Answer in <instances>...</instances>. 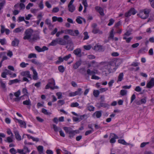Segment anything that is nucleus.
<instances>
[{
	"mask_svg": "<svg viewBox=\"0 0 154 154\" xmlns=\"http://www.w3.org/2000/svg\"><path fill=\"white\" fill-rule=\"evenodd\" d=\"M109 137L111 138L110 140V142L111 143H114L116 142V139H118V137L116 134L113 133L110 134Z\"/></svg>",
	"mask_w": 154,
	"mask_h": 154,
	"instance_id": "obj_6",
	"label": "nucleus"
},
{
	"mask_svg": "<svg viewBox=\"0 0 154 154\" xmlns=\"http://www.w3.org/2000/svg\"><path fill=\"white\" fill-rule=\"evenodd\" d=\"M68 134H69V137L71 139L75 135V134H74L72 130Z\"/></svg>",
	"mask_w": 154,
	"mask_h": 154,
	"instance_id": "obj_43",
	"label": "nucleus"
},
{
	"mask_svg": "<svg viewBox=\"0 0 154 154\" xmlns=\"http://www.w3.org/2000/svg\"><path fill=\"white\" fill-rule=\"evenodd\" d=\"M23 103L24 105H31V103L29 99L28 100H26L23 102Z\"/></svg>",
	"mask_w": 154,
	"mask_h": 154,
	"instance_id": "obj_32",
	"label": "nucleus"
},
{
	"mask_svg": "<svg viewBox=\"0 0 154 154\" xmlns=\"http://www.w3.org/2000/svg\"><path fill=\"white\" fill-rule=\"evenodd\" d=\"M17 152L20 154H26V153L29 152L30 151L28 148L26 146H24L22 149H18Z\"/></svg>",
	"mask_w": 154,
	"mask_h": 154,
	"instance_id": "obj_3",
	"label": "nucleus"
},
{
	"mask_svg": "<svg viewBox=\"0 0 154 154\" xmlns=\"http://www.w3.org/2000/svg\"><path fill=\"white\" fill-rule=\"evenodd\" d=\"M115 22L114 20L112 18L110 19L109 20V22L108 24V26H110L112 25Z\"/></svg>",
	"mask_w": 154,
	"mask_h": 154,
	"instance_id": "obj_53",
	"label": "nucleus"
},
{
	"mask_svg": "<svg viewBox=\"0 0 154 154\" xmlns=\"http://www.w3.org/2000/svg\"><path fill=\"white\" fill-rule=\"evenodd\" d=\"M114 30L112 29L110 33V35L109 37V38L113 39L114 38V34L113 33Z\"/></svg>",
	"mask_w": 154,
	"mask_h": 154,
	"instance_id": "obj_52",
	"label": "nucleus"
},
{
	"mask_svg": "<svg viewBox=\"0 0 154 154\" xmlns=\"http://www.w3.org/2000/svg\"><path fill=\"white\" fill-rule=\"evenodd\" d=\"M95 9L102 16H104V14L103 12V9L102 8L97 6L95 7Z\"/></svg>",
	"mask_w": 154,
	"mask_h": 154,
	"instance_id": "obj_11",
	"label": "nucleus"
},
{
	"mask_svg": "<svg viewBox=\"0 0 154 154\" xmlns=\"http://www.w3.org/2000/svg\"><path fill=\"white\" fill-rule=\"evenodd\" d=\"M58 69L60 72L63 73L64 71L65 68L63 66L61 65L58 67Z\"/></svg>",
	"mask_w": 154,
	"mask_h": 154,
	"instance_id": "obj_30",
	"label": "nucleus"
},
{
	"mask_svg": "<svg viewBox=\"0 0 154 154\" xmlns=\"http://www.w3.org/2000/svg\"><path fill=\"white\" fill-rule=\"evenodd\" d=\"M82 4L84 5V7H88V5L87 2V0H82Z\"/></svg>",
	"mask_w": 154,
	"mask_h": 154,
	"instance_id": "obj_59",
	"label": "nucleus"
},
{
	"mask_svg": "<svg viewBox=\"0 0 154 154\" xmlns=\"http://www.w3.org/2000/svg\"><path fill=\"white\" fill-rule=\"evenodd\" d=\"M5 0H3L0 3V11L3 8L5 4Z\"/></svg>",
	"mask_w": 154,
	"mask_h": 154,
	"instance_id": "obj_45",
	"label": "nucleus"
},
{
	"mask_svg": "<svg viewBox=\"0 0 154 154\" xmlns=\"http://www.w3.org/2000/svg\"><path fill=\"white\" fill-rule=\"evenodd\" d=\"M154 86V78H152L147 84L146 87L148 88H151Z\"/></svg>",
	"mask_w": 154,
	"mask_h": 154,
	"instance_id": "obj_7",
	"label": "nucleus"
},
{
	"mask_svg": "<svg viewBox=\"0 0 154 154\" xmlns=\"http://www.w3.org/2000/svg\"><path fill=\"white\" fill-rule=\"evenodd\" d=\"M57 44V41L56 38L55 40H54L52 41L49 44L51 46H55Z\"/></svg>",
	"mask_w": 154,
	"mask_h": 154,
	"instance_id": "obj_40",
	"label": "nucleus"
},
{
	"mask_svg": "<svg viewBox=\"0 0 154 154\" xmlns=\"http://www.w3.org/2000/svg\"><path fill=\"white\" fill-rule=\"evenodd\" d=\"M84 35L85 36L83 38V40L87 39L89 38V36L88 35V33L87 32H85L84 33Z\"/></svg>",
	"mask_w": 154,
	"mask_h": 154,
	"instance_id": "obj_50",
	"label": "nucleus"
},
{
	"mask_svg": "<svg viewBox=\"0 0 154 154\" xmlns=\"http://www.w3.org/2000/svg\"><path fill=\"white\" fill-rule=\"evenodd\" d=\"M63 129L65 131V132L67 134H69V132L72 130L69 127H64L63 128Z\"/></svg>",
	"mask_w": 154,
	"mask_h": 154,
	"instance_id": "obj_29",
	"label": "nucleus"
},
{
	"mask_svg": "<svg viewBox=\"0 0 154 154\" xmlns=\"http://www.w3.org/2000/svg\"><path fill=\"white\" fill-rule=\"evenodd\" d=\"M75 92L76 95H78L79 96L81 95L83 92L82 91V89L81 88H78L77 90L75 91Z\"/></svg>",
	"mask_w": 154,
	"mask_h": 154,
	"instance_id": "obj_25",
	"label": "nucleus"
},
{
	"mask_svg": "<svg viewBox=\"0 0 154 154\" xmlns=\"http://www.w3.org/2000/svg\"><path fill=\"white\" fill-rule=\"evenodd\" d=\"M151 10L149 9H145L143 11H141L143 12L144 15L146 16L145 18H148L149 16V14Z\"/></svg>",
	"mask_w": 154,
	"mask_h": 154,
	"instance_id": "obj_16",
	"label": "nucleus"
},
{
	"mask_svg": "<svg viewBox=\"0 0 154 154\" xmlns=\"http://www.w3.org/2000/svg\"><path fill=\"white\" fill-rule=\"evenodd\" d=\"M35 49L36 50L39 52H42V48L38 46H35Z\"/></svg>",
	"mask_w": 154,
	"mask_h": 154,
	"instance_id": "obj_62",
	"label": "nucleus"
},
{
	"mask_svg": "<svg viewBox=\"0 0 154 154\" xmlns=\"http://www.w3.org/2000/svg\"><path fill=\"white\" fill-rule=\"evenodd\" d=\"M109 65L110 67H112V68H114L116 67V63L114 62H110L109 63Z\"/></svg>",
	"mask_w": 154,
	"mask_h": 154,
	"instance_id": "obj_37",
	"label": "nucleus"
},
{
	"mask_svg": "<svg viewBox=\"0 0 154 154\" xmlns=\"http://www.w3.org/2000/svg\"><path fill=\"white\" fill-rule=\"evenodd\" d=\"M92 32L94 34L99 33L100 34H102L103 33V32L100 31L99 29L98 28L93 29Z\"/></svg>",
	"mask_w": 154,
	"mask_h": 154,
	"instance_id": "obj_19",
	"label": "nucleus"
},
{
	"mask_svg": "<svg viewBox=\"0 0 154 154\" xmlns=\"http://www.w3.org/2000/svg\"><path fill=\"white\" fill-rule=\"evenodd\" d=\"M67 33L72 36H77L79 34V31L78 30H75L74 31L72 29H68Z\"/></svg>",
	"mask_w": 154,
	"mask_h": 154,
	"instance_id": "obj_5",
	"label": "nucleus"
},
{
	"mask_svg": "<svg viewBox=\"0 0 154 154\" xmlns=\"http://www.w3.org/2000/svg\"><path fill=\"white\" fill-rule=\"evenodd\" d=\"M30 61L32 62V63L36 65H40V63L38 62L37 60L35 59H33L30 60Z\"/></svg>",
	"mask_w": 154,
	"mask_h": 154,
	"instance_id": "obj_33",
	"label": "nucleus"
},
{
	"mask_svg": "<svg viewBox=\"0 0 154 154\" xmlns=\"http://www.w3.org/2000/svg\"><path fill=\"white\" fill-rule=\"evenodd\" d=\"M10 152L12 154H16V152L14 148H12L10 150Z\"/></svg>",
	"mask_w": 154,
	"mask_h": 154,
	"instance_id": "obj_63",
	"label": "nucleus"
},
{
	"mask_svg": "<svg viewBox=\"0 0 154 154\" xmlns=\"http://www.w3.org/2000/svg\"><path fill=\"white\" fill-rule=\"evenodd\" d=\"M137 15L139 17H140L141 18L143 19H146L147 18H145L146 16L144 15V14L142 12H140L139 14H137Z\"/></svg>",
	"mask_w": 154,
	"mask_h": 154,
	"instance_id": "obj_23",
	"label": "nucleus"
},
{
	"mask_svg": "<svg viewBox=\"0 0 154 154\" xmlns=\"http://www.w3.org/2000/svg\"><path fill=\"white\" fill-rule=\"evenodd\" d=\"M48 84L50 85H55V83L54 79L52 78L49 80L48 81Z\"/></svg>",
	"mask_w": 154,
	"mask_h": 154,
	"instance_id": "obj_28",
	"label": "nucleus"
},
{
	"mask_svg": "<svg viewBox=\"0 0 154 154\" xmlns=\"http://www.w3.org/2000/svg\"><path fill=\"white\" fill-rule=\"evenodd\" d=\"M93 49L96 51H103L104 50V49L103 46L100 45H96L94 47Z\"/></svg>",
	"mask_w": 154,
	"mask_h": 154,
	"instance_id": "obj_8",
	"label": "nucleus"
},
{
	"mask_svg": "<svg viewBox=\"0 0 154 154\" xmlns=\"http://www.w3.org/2000/svg\"><path fill=\"white\" fill-rule=\"evenodd\" d=\"M4 141L6 142L10 143L13 141V140L12 139V138L8 137L6 139H5Z\"/></svg>",
	"mask_w": 154,
	"mask_h": 154,
	"instance_id": "obj_39",
	"label": "nucleus"
},
{
	"mask_svg": "<svg viewBox=\"0 0 154 154\" xmlns=\"http://www.w3.org/2000/svg\"><path fill=\"white\" fill-rule=\"evenodd\" d=\"M6 40L5 38L3 39H0V43L2 45H4L5 44Z\"/></svg>",
	"mask_w": 154,
	"mask_h": 154,
	"instance_id": "obj_58",
	"label": "nucleus"
},
{
	"mask_svg": "<svg viewBox=\"0 0 154 154\" xmlns=\"http://www.w3.org/2000/svg\"><path fill=\"white\" fill-rule=\"evenodd\" d=\"M79 104L77 102L72 103L71 105V106L72 107H76L79 106Z\"/></svg>",
	"mask_w": 154,
	"mask_h": 154,
	"instance_id": "obj_64",
	"label": "nucleus"
},
{
	"mask_svg": "<svg viewBox=\"0 0 154 154\" xmlns=\"http://www.w3.org/2000/svg\"><path fill=\"white\" fill-rule=\"evenodd\" d=\"M132 38H133L131 37H130L128 38H127L125 37H124L123 38V39L124 40H126V42L128 43L130 42L131 40L132 39Z\"/></svg>",
	"mask_w": 154,
	"mask_h": 154,
	"instance_id": "obj_46",
	"label": "nucleus"
},
{
	"mask_svg": "<svg viewBox=\"0 0 154 154\" xmlns=\"http://www.w3.org/2000/svg\"><path fill=\"white\" fill-rule=\"evenodd\" d=\"M116 69L117 68H116V67L112 68V67H110V68L108 69V72L109 73L112 72H115Z\"/></svg>",
	"mask_w": 154,
	"mask_h": 154,
	"instance_id": "obj_44",
	"label": "nucleus"
},
{
	"mask_svg": "<svg viewBox=\"0 0 154 154\" xmlns=\"http://www.w3.org/2000/svg\"><path fill=\"white\" fill-rule=\"evenodd\" d=\"M63 60H64L63 58H62L61 57H60L58 58V60L56 62V64H59L61 62H63Z\"/></svg>",
	"mask_w": 154,
	"mask_h": 154,
	"instance_id": "obj_42",
	"label": "nucleus"
},
{
	"mask_svg": "<svg viewBox=\"0 0 154 154\" xmlns=\"http://www.w3.org/2000/svg\"><path fill=\"white\" fill-rule=\"evenodd\" d=\"M30 69L32 70L33 72V75L32 76V78L34 80H36L38 79V73L34 69V67L32 66L31 67Z\"/></svg>",
	"mask_w": 154,
	"mask_h": 154,
	"instance_id": "obj_10",
	"label": "nucleus"
},
{
	"mask_svg": "<svg viewBox=\"0 0 154 154\" xmlns=\"http://www.w3.org/2000/svg\"><path fill=\"white\" fill-rule=\"evenodd\" d=\"M82 17L80 16H78L76 20V21L79 24H81L82 23V21L81 19H82Z\"/></svg>",
	"mask_w": 154,
	"mask_h": 154,
	"instance_id": "obj_36",
	"label": "nucleus"
},
{
	"mask_svg": "<svg viewBox=\"0 0 154 154\" xmlns=\"http://www.w3.org/2000/svg\"><path fill=\"white\" fill-rule=\"evenodd\" d=\"M87 72L88 75H94L96 73L93 71H91L90 69H88L87 71Z\"/></svg>",
	"mask_w": 154,
	"mask_h": 154,
	"instance_id": "obj_34",
	"label": "nucleus"
},
{
	"mask_svg": "<svg viewBox=\"0 0 154 154\" xmlns=\"http://www.w3.org/2000/svg\"><path fill=\"white\" fill-rule=\"evenodd\" d=\"M0 83H1V85L2 88L3 89L5 88H6L5 84L3 82L2 79L0 80Z\"/></svg>",
	"mask_w": 154,
	"mask_h": 154,
	"instance_id": "obj_54",
	"label": "nucleus"
},
{
	"mask_svg": "<svg viewBox=\"0 0 154 154\" xmlns=\"http://www.w3.org/2000/svg\"><path fill=\"white\" fill-rule=\"evenodd\" d=\"M19 43V41L17 38H15L14 41L11 43V45L13 46H18Z\"/></svg>",
	"mask_w": 154,
	"mask_h": 154,
	"instance_id": "obj_17",
	"label": "nucleus"
},
{
	"mask_svg": "<svg viewBox=\"0 0 154 154\" xmlns=\"http://www.w3.org/2000/svg\"><path fill=\"white\" fill-rule=\"evenodd\" d=\"M147 51V50L145 48H143L140 50L138 52V53H144Z\"/></svg>",
	"mask_w": 154,
	"mask_h": 154,
	"instance_id": "obj_38",
	"label": "nucleus"
},
{
	"mask_svg": "<svg viewBox=\"0 0 154 154\" xmlns=\"http://www.w3.org/2000/svg\"><path fill=\"white\" fill-rule=\"evenodd\" d=\"M39 39V36L37 35H35L33 36L32 38V39L33 41H35V40H37L38 39Z\"/></svg>",
	"mask_w": 154,
	"mask_h": 154,
	"instance_id": "obj_61",
	"label": "nucleus"
},
{
	"mask_svg": "<svg viewBox=\"0 0 154 154\" xmlns=\"http://www.w3.org/2000/svg\"><path fill=\"white\" fill-rule=\"evenodd\" d=\"M94 107L92 106H89L87 107V109L90 111H94Z\"/></svg>",
	"mask_w": 154,
	"mask_h": 154,
	"instance_id": "obj_51",
	"label": "nucleus"
},
{
	"mask_svg": "<svg viewBox=\"0 0 154 154\" xmlns=\"http://www.w3.org/2000/svg\"><path fill=\"white\" fill-rule=\"evenodd\" d=\"M82 64V61L81 60L78 61L73 65V68L74 69H77Z\"/></svg>",
	"mask_w": 154,
	"mask_h": 154,
	"instance_id": "obj_15",
	"label": "nucleus"
},
{
	"mask_svg": "<svg viewBox=\"0 0 154 154\" xmlns=\"http://www.w3.org/2000/svg\"><path fill=\"white\" fill-rule=\"evenodd\" d=\"M37 149L40 153H43V147L41 145L38 146L37 147Z\"/></svg>",
	"mask_w": 154,
	"mask_h": 154,
	"instance_id": "obj_26",
	"label": "nucleus"
},
{
	"mask_svg": "<svg viewBox=\"0 0 154 154\" xmlns=\"http://www.w3.org/2000/svg\"><path fill=\"white\" fill-rule=\"evenodd\" d=\"M21 75L23 76H26L27 78L32 79L31 75L30 74V72L29 71L22 72L20 74Z\"/></svg>",
	"mask_w": 154,
	"mask_h": 154,
	"instance_id": "obj_9",
	"label": "nucleus"
},
{
	"mask_svg": "<svg viewBox=\"0 0 154 154\" xmlns=\"http://www.w3.org/2000/svg\"><path fill=\"white\" fill-rule=\"evenodd\" d=\"M36 55L35 54L33 53L30 54L28 56V58H31L32 57L36 58Z\"/></svg>",
	"mask_w": 154,
	"mask_h": 154,
	"instance_id": "obj_48",
	"label": "nucleus"
},
{
	"mask_svg": "<svg viewBox=\"0 0 154 154\" xmlns=\"http://www.w3.org/2000/svg\"><path fill=\"white\" fill-rule=\"evenodd\" d=\"M5 135L2 133H0V143H2V137L5 138Z\"/></svg>",
	"mask_w": 154,
	"mask_h": 154,
	"instance_id": "obj_47",
	"label": "nucleus"
},
{
	"mask_svg": "<svg viewBox=\"0 0 154 154\" xmlns=\"http://www.w3.org/2000/svg\"><path fill=\"white\" fill-rule=\"evenodd\" d=\"M71 54H69L68 55L64 57H63V60L65 61H67L71 57Z\"/></svg>",
	"mask_w": 154,
	"mask_h": 154,
	"instance_id": "obj_57",
	"label": "nucleus"
},
{
	"mask_svg": "<svg viewBox=\"0 0 154 154\" xmlns=\"http://www.w3.org/2000/svg\"><path fill=\"white\" fill-rule=\"evenodd\" d=\"M53 126L54 130L55 132H57L58 131H59L61 129L60 128H58L54 124L53 125Z\"/></svg>",
	"mask_w": 154,
	"mask_h": 154,
	"instance_id": "obj_49",
	"label": "nucleus"
},
{
	"mask_svg": "<svg viewBox=\"0 0 154 154\" xmlns=\"http://www.w3.org/2000/svg\"><path fill=\"white\" fill-rule=\"evenodd\" d=\"M102 111L101 110L96 111L93 114L92 116L94 117L95 115L97 118H99L102 116Z\"/></svg>",
	"mask_w": 154,
	"mask_h": 154,
	"instance_id": "obj_14",
	"label": "nucleus"
},
{
	"mask_svg": "<svg viewBox=\"0 0 154 154\" xmlns=\"http://www.w3.org/2000/svg\"><path fill=\"white\" fill-rule=\"evenodd\" d=\"M100 91L99 90H94L93 92V95L95 97H97L100 94Z\"/></svg>",
	"mask_w": 154,
	"mask_h": 154,
	"instance_id": "obj_27",
	"label": "nucleus"
},
{
	"mask_svg": "<svg viewBox=\"0 0 154 154\" xmlns=\"http://www.w3.org/2000/svg\"><path fill=\"white\" fill-rule=\"evenodd\" d=\"M83 48L86 50H89L91 48V46L90 45H84L83 47Z\"/></svg>",
	"mask_w": 154,
	"mask_h": 154,
	"instance_id": "obj_60",
	"label": "nucleus"
},
{
	"mask_svg": "<svg viewBox=\"0 0 154 154\" xmlns=\"http://www.w3.org/2000/svg\"><path fill=\"white\" fill-rule=\"evenodd\" d=\"M68 7L69 11L71 13L73 12L75 10V7L73 5H68Z\"/></svg>",
	"mask_w": 154,
	"mask_h": 154,
	"instance_id": "obj_18",
	"label": "nucleus"
},
{
	"mask_svg": "<svg viewBox=\"0 0 154 154\" xmlns=\"http://www.w3.org/2000/svg\"><path fill=\"white\" fill-rule=\"evenodd\" d=\"M124 74L123 72L120 73L118 76V79L117 82H118L121 81L123 79Z\"/></svg>",
	"mask_w": 154,
	"mask_h": 154,
	"instance_id": "obj_21",
	"label": "nucleus"
},
{
	"mask_svg": "<svg viewBox=\"0 0 154 154\" xmlns=\"http://www.w3.org/2000/svg\"><path fill=\"white\" fill-rule=\"evenodd\" d=\"M137 12V11L133 8H130L128 12H126L125 14V16L127 17H128L131 15H134Z\"/></svg>",
	"mask_w": 154,
	"mask_h": 154,
	"instance_id": "obj_2",
	"label": "nucleus"
},
{
	"mask_svg": "<svg viewBox=\"0 0 154 154\" xmlns=\"http://www.w3.org/2000/svg\"><path fill=\"white\" fill-rule=\"evenodd\" d=\"M20 81V80H19L17 79H16L13 80H11L8 83V84L10 85H11L14 83L19 82Z\"/></svg>",
	"mask_w": 154,
	"mask_h": 154,
	"instance_id": "obj_20",
	"label": "nucleus"
},
{
	"mask_svg": "<svg viewBox=\"0 0 154 154\" xmlns=\"http://www.w3.org/2000/svg\"><path fill=\"white\" fill-rule=\"evenodd\" d=\"M45 24L48 25V26L50 27L51 26L53 27V26L52 25L51 23V20L48 19H46L45 20Z\"/></svg>",
	"mask_w": 154,
	"mask_h": 154,
	"instance_id": "obj_31",
	"label": "nucleus"
},
{
	"mask_svg": "<svg viewBox=\"0 0 154 154\" xmlns=\"http://www.w3.org/2000/svg\"><path fill=\"white\" fill-rule=\"evenodd\" d=\"M22 93L24 94L23 96H27V94H28L27 89L25 88H23Z\"/></svg>",
	"mask_w": 154,
	"mask_h": 154,
	"instance_id": "obj_56",
	"label": "nucleus"
},
{
	"mask_svg": "<svg viewBox=\"0 0 154 154\" xmlns=\"http://www.w3.org/2000/svg\"><path fill=\"white\" fill-rule=\"evenodd\" d=\"M17 120L20 125L24 126L25 128H26V124L25 121L18 119H17Z\"/></svg>",
	"mask_w": 154,
	"mask_h": 154,
	"instance_id": "obj_22",
	"label": "nucleus"
},
{
	"mask_svg": "<svg viewBox=\"0 0 154 154\" xmlns=\"http://www.w3.org/2000/svg\"><path fill=\"white\" fill-rule=\"evenodd\" d=\"M119 143L122 144H129V143H127L123 139H120L118 140Z\"/></svg>",
	"mask_w": 154,
	"mask_h": 154,
	"instance_id": "obj_41",
	"label": "nucleus"
},
{
	"mask_svg": "<svg viewBox=\"0 0 154 154\" xmlns=\"http://www.w3.org/2000/svg\"><path fill=\"white\" fill-rule=\"evenodd\" d=\"M32 32L29 30L26 29L25 32V35L24 36L23 38L25 39H29L30 38Z\"/></svg>",
	"mask_w": 154,
	"mask_h": 154,
	"instance_id": "obj_4",
	"label": "nucleus"
},
{
	"mask_svg": "<svg viewBox=\"0 0 154 154\" xmlns=\"http://www.w3.org/2000/svg\"><path fill=\"white\" fill-rule=\"evenodd\" d=\"M63 39L62 38H56L57 44L61 45L69 44L70 46L73 45L71 39L69 38V35H65L63 36Z\"/></svg>",
	"mask_w": 154,
	"mask_h": 154,
	"instance_id": "obj_1",
	"label": "nucleus"
},
{
	"mask_svg": "<svg viewBox=\"0 0 154 154\" xmlns=\"http://www.w3.org/2000/svg\"><path fill=\"white\" fill-rule=\"evenodd\" d=\"M81 50L80 48H77L73 51V53L76 56L80 57L82 56Z\"/></svg>",
	"mask_w": 154,
	"mask_h": 154,
	"instance_id": "obj_12",
	"label": "nucleus"
},
{
	"mask_svg": "<svg viewBox=\"0 0 154 154\" xmlns=\"http://www.w3.org/2000/svg\"><path fill=\"white\" fill-rule=\"evenodd\" d=\"M120 93L122 96H125L127 94V91L125 90H122L120 91Z\"/></svg>",
	"mask_w": 154,
	"mask_h": 154,
	"instance_id": "obj_55",
	"label": "nucleus"
},
{
	"mask_svg": "<svg viewBox=\"0 0 154 154\" xmlns=\"http://www.w3.org/2000/svg\"><path fill=\"white\" fill-rule=\"evenodd\" d=\"M109 106V105L107 103L100 102L99 103V106L98 107L100 108L102 107L104 108H106L108 107Z\"/></svg>",
	"mask_w": 154,
	"mask_h": 154,
	"instance_id": "obj_24",
	"label": "nucleus"
},
{
	"mask_svg": "<svg viewBox=\"0 0 154 154\" xmlns=\"http://www.w3.org/2000/svg\"><path fill=\"white\" fill-rule=\"evenodd\" d=\"M14 133L15 134V137L17 140L20 141L21 140V137L19 134V132L18 131H14Z\"/></svg>",
	"mask_w": 154,
	"mask_h": 154,
	"instance_id": "obj_13",
	"label": "nucleus"
},
{
	"mask_svg": "<svg viewBox=\"0 0 154 154\" xmlns=\"http://www.w3.org/2000/svg\"><path fill=\"white\" fill-rule=\"evenodd\" d=\"M42 112L45 115H50L51 113L50 112H48L47 109L42 108Z\"/></svg>",
	"mask_w": 154,
	"mask_h": 154,
	"instance_id": "obj_35",
	"label": "nucleus"
}]
</instances>
